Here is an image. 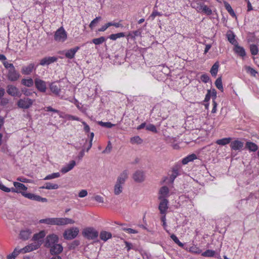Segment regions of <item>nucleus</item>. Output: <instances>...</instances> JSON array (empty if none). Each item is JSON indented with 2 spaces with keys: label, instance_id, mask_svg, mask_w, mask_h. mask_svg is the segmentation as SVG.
Returning <instances> with one entry per match:
<instances>
[{
  "label": "nucleus",
  "instance_id": "f257e3e1",
  "mask_svg": "<svg viewBox=\"0 0 259 259\" xmlns=\"http://www.w3.org/2000/svg\"><path fill=\"white\" fill-rule=\"evenodd\" d=\"M128 176V171L126 169L123 170L118 176L114 186V193L115 195H118L122 193L123 186L127 179Z\"/></svg>",
  "mask_w": 259,
  "mask_h": 259
},
{
  "label": "nucleus",
  "instance_id": "f03ea898",
  "mask_svg": "<svg viewBox=\"0 0 259 259\" xmlns=\"http://www.w3.org/2000/svg\"><path fill=\"white\" fill-rule=\"evenodd\" d=\"M67 38V33L63 28L61 27L55 32L54 40L58 42H64Z\"/></svg>",
  "mask_w": 259,
  "mask_h": 259
},
{
  "label": "nucleus",
  "instance_id": "7ed1b4c3",
  "mask_svg": "<svg viewBox=\"0 0 259 259\" xmlns=\"http://www.w3.org/2000/svg\"><path fill=\"white\" fill-rule=\"evenodd\" d=\"M34 100H32L28 97H24L20 99L17 105L18 107L21 109H27L29 108L32 105Z\"/></svg>",
  "mask_w": 259,
  "mask_h": 259
},
{
  "label": "nucleus",
  "instance_id": "20e7f679",
  "mask_svg": "<svg viewBox=\"0 0 259 259\" xmlns=\"http://www.w3.org/2000/svg\"><path fill=\"white\" fill-rule=\"evenodd\" d=\"M83 236L88 239H95L98 236V232L94 228L88 227L83 229Z\"/></svg>",
  "mask_w": 259,
  "mask_h": 259
},
{
  "label": "nucleus",
  "instance_id": "39448f33",
  "mask_svg": "<svg viewBox=\"0 0 259 259\" xmlns=\"http://www.w3.org/2000/svg\"><path fill=\"white\" fill-rule=\"evenodd\" d=\"M79 233V230L77 227H72L66 230L63 233V237L67 240H71L75 238Z\"/></svg>",
  "mask_w": 259,
  "mask_h": 259
},
{
  "label": "nucleus",
  "instance_id": "423d86ee",
  "mask_svg": "<svg viewBox=\"0 0 259 259\" xmlns=\"http://www.w3.org/2000/svg\"><path fill=\"white\" fill-rule=\"evenodd\" d=\"M34 84L36 89L41 93H45L47 90V83L39 77L34 79Z\"/></svg>",
  "mask_w": 259,
  "mask_h": 259
},
{
  "label": "nucleus",
  "instance_id": "0eeeda50",
  "mask_svg": "<svg viewBox=\"0 0 259 259\" xmlns=\"http://www.w3.org/2000/svg\"><path fill=\"white\" fill-rule=\"evenodd\" d=\"M58 237L54 234H50L47 236L45 240V246L50 247L51 246L57 244L58 242Z\"/></svg>",
  "mask_w": 259,
  "mask_h": 259
},
{
  "label": "nucleus",
  "instance_id": "6e6552de",
  "mask_svg": "<svg viewBox=\"0 0 259 259\" xmlns=\"http://www.w3.org/2000/svg\"><path fill=\"white\" fill-rule=\"evenodd\" d=\"M46 234V232L45 231H41L39 233L35 234L33 235L32 240L36 244H38V246L40 247L43 242L44 238L45 237Z\"/></svg>",
  "mask_w": 259,
  "mask_h": 259
},
{
  "label": "nucleus",
  "instance_id": "1a4fd4ad",
  "mask_svg": "<svg viewBox=\"0 0 259 259\" xmlns=\"http://www.w3.org/2000/svg\"><path fill=\"white\" fill-rule=\"evenodd\" d=\"M74 221L68 218H56L55 225L65 226L68 224H73Z\"/></svg>",
  "mask_w": 259,
  "mask_h": 259
},
{
  "label": "nucleus",
  "instance_id": "9d476101",
  "mask_svg": "<svg viewBox=\"0 0 259 259\" xmlns=\"http://www.w3.org/2000/svg\"><path fill=\"white\" fill-rule=\"evenodd\" d=\"M7 78L8 80L11 81L17 80L20 77V73L17 71L15 68H14L8 71Z\"/></svg>",
  "mask_w": 259,
  "mask_h": 259
},
{
  "label": "nucleus",
  "instance_id": "9b49d317",
  "mask_svg": "<svg viewBox=\"0 0 259 259\" xmlns=\"http://www.w3.org/2000/svg\"><path fill=\"white\" fill-rule=\"evenodd\" d=\"M7 92L9 95L13 97H20L21 96V93L18 88L12 84L7 85Z\"/></svg>",
  "mask_w": 259,
  "mask_h": 259
},
{
  "label": "nucleus",
  "instance_id": "f8f14e48",
  "mask_svg": "<svg viewBox=\"0 0 259 259\" xmlns=\"http://www.w3.org/2000/svg\"><path fill=\"white\" fill-rule=\"evenodd\" d=\"M169 196V190L167 187L162 186L158 193V199H167Z\"/></svg>",
  "mask_w": 259,
  "mask_h": 259
},
{
  "label": "nucleus",
  "instance_id": "ddd939ff",
  "mask_svg": "<svg viewBox=\"0 0 259 259\" xmlns=\"http://www.w3.org/2000/svg\"><path fill=\"white\" fill-rule=\"evenodd\" d=\"M160 203L158 209L161 214H166L168 209V200L167 199H159Z\"/></svg>",
  "mask_w": 259,
  "mask_h": 259
},
{
  "label": "nucleus",
  "instance_id": "4468645a",
  "mask_svg": "<svg viewBox=\"0 0 259 259\" xmlns=\"http://www.w3.org/2000/svg\"><path fill=\"white\" fill-rule=\"evenodd\" d=\"M58 60V58L55 56L46 57L40 61L39 64L41 66L49 65Z\"/></svg>",
  "mask_w": 259,
  "mask_h": 259
},
{
  "label": "nucleus",
  "instance_id": "2eb2a0df",
  "mask_svg": "<svg viewBox=\"0 0 259 259\" xmlns=\"http://www.w3.org/2000/svg\"><path fill=\"white\" fill-rule=\"evenodd\" d=\"M80 49L79 47H75L73 48H71L65 51V56L66 58L71 59H73L76 53Z\"/></svg>",
  "mask_w": 259,
  "mask_h": 259
},
{
  "label": "nucleus",
  "instance_id": "dca6fc26",
  "mask_svg": "<svg viewBox=\"0 0 259 259\" xmlns=\"http://www.w3.org/2000/svg\"><path fill=\"white\" fill-rule=\"evenodd\" d=\"M39 247L38 244H36L33 242V243L26 246L25 247L21 248V251H22V253H25L36 250Z\"/></svg>",
  "mask_w": 259,
  "mask_h": 259
},
{
  "label": "nucleus",
  "instance_id": "f3484780",
  "mask_svg": "<svg viewBox=\"0 0 259 259\" xmlns=\"http://www.w3.org/2000/svg\"><path fill=\"white\" fill-rule=\"evenodd\" d=\"M230 147L233 150H240L242 149L244 144L241 141L234 140L230 142Z\"/></svg>",
  "mask_w": 259,
  "mask_h": 259
},
{
  "label": "nucleus",
  "instance_id": "a211bd4d",
  "mask_svg": "<svg viewBox=\"0 0 259 259\" xmlns=\"http://www.w3.org/2000/svg\"><path fill=\"white\" fill-rule=\"evenodd\" d=\"M133 178L135 182H142L144 180V175L143 171L141 170H137L133 174Z\"/></svg>",
  "mask_w": 259,
  "mask_h": 259
},
{
  "label": "nucleus",
  "instance_id": "6ab92c4d",
  "mask_svg": "<svg viewBox=\"0 0 259 259\" xmlns=\"http://www.w3.org/2000/svg\"><path fill=\"white\" fill-rule=\"evenodd\" d=\"M50 253L51 254H58L61 253L63 250V247L60 244H55L50 247Z\"/></svg>",
  "mask_w": 259,
  "mask_h": 259
},
{
  "label": "nucleus",
  "instance_id": "aec40b11",
  "mask_svg": "<svg viewBox=\"0 0 259 259\" xmlns=\"http://www.w3.org/2000/svg\"><path fill=\"white\" fill-rule=\"evenodd\" d=\"M34 69V64L30 63L27 66H24L22 67L21 72L24 75L30 74Z\"/></svg>",
  "mask_w": 259,
  "mask_h": 259
},
{
  "label": "nucleus",
  "instance_id": "412c9836",
  "mask_svg": "<svg viewBox=\"0 0 259 259\" xmlns=\"http://www.w3.org/2000/svg\"><path fill=\"white\" fill-rule=\"evenodd\" d=\"M75 165V161L74 160H71L69 163L62 167L60 171L63 174H66L72 169Z\"/></svg>",
  "mask_w": 259,
  "mask_h": 259
},
{
  "label": "nucleus",
  "instance_id": "4be33fe9",
  "mask_svg": "<svg viewBox=\"0 0 259 259\" xmlns=\"http://www.w3.org/2000/svg\"><path fill=\"white\" fill-rule=\"evenodd\" d=\"M13 185L17 189V193H21L22 195L23 193H24L25 191L27 190V187H26L24 184L14 182Z\"/></svg>",
  "mask_w": 259,
  "mask_h": 259
},
{
  "label": "nucleus",
  "instance_id": "5701e85b",
  "mask_svg": "<svg viewBox=\"0 0 259 259\" xmlns=\"http://www.w3.org/2000/svg\"><path fill=\"white\" fill-rule=\"evenodd\" d=\"M32 232L29 229L22 230L20 233V237L23 240H28Z\"/></svg>",
  "mask_w": 259,
  "mask_h": 259
},
{
  "label": "nucleus",
  "instance_id": "b1692460",
  "mask_svg": "<svg viewBox=\"0 0 259 259\" xmlns=\"http://www.w3.org/2000/svg\"><path fill=\"white\" fill-rule=\"evenodd\" d=\"M234 46V51L236 54L242 57L246 56L245 51L243 47L239 46L238 44Z\"/></svg>",
  "mask_w": 259,
  "mask_h": 259
},
{
  "label": "nucleus",
  "instance_id": "393cba45",
  "mask_svg": "<svg viewBox=\"0 0 259 259\" xmlns=\"http://www.w3.org/2000/svg\"><path fill=\"white\" fill-rule=\"evenodd\" d=\"M51 91L56 95H59L61 89L60 87L57 85L55 82L51 83L50 85Z\"/></svg>",
  "mask_w": 259,
  "mask_h": 259
},
{
  "label": "nucleus",
  "instance_id": "a878e982",
  "mask_svg": "<svg viewBox=\"0 0 259 259\" xmlns=\"http://www.w3.org/2000/svg\"><path fill=\"white\" fill-rule=\"evenodd\" d=\"M112 237V234L110 232L102 231L100 234V238L102 240L106 241Z\"/></svg>",
  "mask_w": 259,
  "mask_h": 259
},
{
  "label": "nucleus",
  "instance_id": "bb28decb",
  "mask_svg": "<svg viewBox=\"0 0 259 259\" xmlns=\"http://www.w3.org/2000/svg\"><path fill=\"white\" fill-rule=\"evenodd\" d=\"M203 4L198 1H194L191 3V6L196 9L198 12H201V9Z\"/></svg>",
  "mask_w": 259,
  "mask_h": 259
},
{
  "label": "nucleus",
  "instance_id": "cd10ccee",
  "mask_svg": "<svg viewBox=\"0 0 259 259\" xmlns=\"http://www.w3.org/2000/svg\"><path fill=\"white\" fill-rule=\"evenodd\" d=\"M224 6L228 11V12L230 14V15L233 18H237L236 15L234 12V10L232 8L231 5L227 2H224Z\"/></svg>",
  "mask_w": 259,
  "mask_h": 259
},
{
  "label": "nucleus",
  "instance_id": "c85d7f7f",
  "mask_svg": "<svg viewBox=\"0 0 259 259\" xmlns=\"http://www.w3.org/2000/svg\"><path fill=\"white\" fill-rule=\"evenodd\" d=\"M56 218H46L41 219L39 221V223L41 224H46L50 225H55Z\"/></svg>",
  "mask_w": 259,
  "mask_h": 259
},
{
  "label": "nucleus",
  "instance_id": "c756f323",
  "mask_svg": "<svg viewBox=\"0 0 259 259\" xmlns=\"http://www.w3.org/2000/svg\"><path fill=\"white\" fill-rule=\"evenodd\" d=\"M21 83L25 87H31L34 83V80H33L31 78H29L28 79H22L21 80Z\"/></svg>",
  "mask_w": 259,
  "mask_h": 259
},
{
  "label": "nucleus",
  "instance_id": "7c9ffc66",
  "mask_svg": "<svg viewBox=\"0 0 259 259\" xmlns=\"http://www.w3.org/2000/svg\"><path fill=\"white\" fill-rule=\"evenodd\" d=\"M232 140L231 138H225L221 139H219L216 141V143L221 146H225L229 144Z\"/></svg>",
  "mask_w": 259,
  "mask_h": 259
},
{
  "label": "nucleus",
  "instance_id": "2f4dec72",
  "mask_svg": "<svg viewBox=\"0 0 259 259\" xmlns=\"http://www.w3.org/2000/svg\"><path fill=\"white\" fill-rule=\"evenodd\" d=\"M41 189H46L48 190H55L59 188V186L56 184H52L51 183H46L45 186L40 187Z\"/></svg>",
  "mask_w": 259,
  "mask_h": 259
},
{
  "label": "nucleus",
  "instance_id": "473e14b6",
  "mask_svg": "<svg viewBox=\"0 0 259 259\" xmlns=\"http://www.w3.org/2000/svg\"><path fill=\"white\" fill-rule=\"evenodd\" d=\"M219 63L216 62L211 67L210 72L212 76L215 77L219 70Z\"/></svg>",
  "mask_w": 259,
  "mask_h": 259
},
{
  "label": "nucleus",
  "instance_id": "72a5a7b5",
  "mask_svg": "<svg viewBox=\"0 0 259 259\" xmlns=\"http://www.w3.org/2000/svg\"><path fill=\"white\" fill-rule=\"evenodd\" d=\"M196 155L195 154H192L183 158L182 160V163L184 164H186L188 162L192 161L193 160L196 159Z\"/></svg>",
  "mask_w": 259,
  "mask_h": 259
},
{
  "label": "nucleus",
  "instance_id": "f704fd0d",
  "mask_svg": "<svg viewBox=\"0 0 259 259\" xmlns=\"http://www.w3.org/2000/svg\"><path fill=\"white\" fill-rule=\"evenodd\" d=\"M246 147L250 151L255 152L258 149V146L255 143L251 142H247L246 143Z\"/></svg>",
  "mask_w": 259,
  "mask_h": 259
},
{
  "label": "nucleus",
  "instance_id": "c9c22d12",
  "mask_svg": "<svg viewBox=\"0 0 259 259\" xmlns=\"http://www.w3.org/2000/svg\"><path fill=\"white\" fill-rule=\"evenodd\" d=\"M227 39H228V41L231 44L235 46L238 44L237 41L235 39V35L234 34V33L233 32H231L230 33H228L227 34Z\"/></svg>",
  "mask_w": 259,
  "mask_h": 259
},
{
  "label": "nucleus",
  "instance_id": "e433bc0d",
  "mask_svg": "<svg viewBox=\"0 0 259 259\" xmlns=\"http://www.w3.org/2000/svg\"><path fill=\"white\" fill-rule=\"evenodd\" d=\"M216 252L214 250H210V249H207L204 252H202L201 253V255L204 257H214L215 256Z\"/></svg>",
  "mask_w": 259,
  "mask_h": 259
},
{
  "label": "nucleus",
  "instance_id": "4c0bfd02",
  "mask_svg": "<svg viewBox=\"0 0 259 259\" xmlns=\"http://www.w3.org/2000/svg\"><path fill=\"white\" fill-rule=\"evenodd\" d=\"M179 175V170L177 167L172 168L171 174L170 176V180L173 182L177 176Z\"/></svg>",
  "mask_w": 259,
  "mask_h": 259
},
{
  "label": "nucleus",
  "instance_id": "58836bf2",
  "mask_svg": "<svg viewBox=\"0 0 259 259\" xmlns=\"http://www.w3.org/2000/svg\"><path fill=\"white\" fill-rule=\"evenodd\" d=\"M125 36V34L123 32H119L116 34H112L109 36V38L112 40H115L118 38L123 37Z\"/></svg>",
  "mask_w": 259,
  "mask_h": 259
},
{
  "label": "nucleus",
  "instance_id": "ea45409f",
  "mask_svg": "<svg viewBox=\"0 0 259 259\" xmlns=\"http://www.w3.org/2000/svg\"><path fill=\"white\" fill-rule=\"evenodd\" d=\"M200 13H203L207 15H210L212 14V11L209 7L203 4Z\"/></svg>",
  "mask_w": 259,
  "mask_h": 259
},
{
  "label": "nucleus",
  "instance_id": "a19ab883",
  "mask_svg": "<svg viewBox=\"0 0 259 259\" xmlns=\"http://www.w3.org/2000/svg\"><path fill=\"white\" fill-rule=\"evenodd\" d=\"M21 252H22L21 249H18L17 248H15L11 254L8 255V259H15V257Z\"/></svg>",
  "mask_w": 259,
  "mask_h": 259
},
{
  "label": "nucleus",
  "instance_id": "79ce46f5",
  "mask_svg": "<svg viewBox=\"0 0 259 259\" xmlns=\"http://www.w3.org/2000/svg\"><path fill=\"white\" fill-rule=\"evenodd\" d=\"M130 142L133 144H140L143 140L139 136H135L131 138Z\"/></svg>",
  "mask_w": 259,
  "mask_h": 259
},
{
  "label": "nucleus",
  "instance_id": "37998d69",
  "mask_svg": "<svg viewBox=\"0 0 259 259\" xmlns=\"http://www.w3.org/2000/svg\"><path fill=\"white\" fill-rule=\"evenodd\" d=\"M215 85L216 87L220 90L221 92H223L224 89L223 87L222 84V78L221 77H218L215 81Z\"/></svg>",
  "mask_w": 259,
  "mask_h": 259
},
{
  "label": "nucleus",
  "instance_id": "c03bdc74",
  "mask_svg": "<svg viewBox=\"0 0 259 259\" xmlns=\"http://www.w3.org/2000/svg\"><path fill=\"white\" fill-rule=\"evenodd\" d=\"M106 41V38L104 36H101L99 38H94L92 40V42L96 45L102 44Z\"/></svg>",
  "mask_w": 259,
  "mask_h": 259
},
{
  "label": "nucleus",
  "instance_id": "a18cd8bd",
  "mask_svg": "<svg viewBox=\"0 0 259 259\" xmlns=\"http://www.w3.org/2000/svg\"><path fill=\"white\" fill-rule=\"evenodd\" d=\"M60 117L66 118L68 120H77L79 121H81V119L80 118L70 114H66L64 116H62L61 115H60Z\"/></svg>",
  "mask_w": 259,
  "mask_h": 259
},
{
  "label": "nucleus",
  "instance_id": "49530a36",
  "mask_svg": "<svg viewBox=\"0 0 259 259\" xmlns=\"http://www.w3.org/2000/svg\"><path fill=\"white\" fill-rule=\"evenodd\" d=\"M60 177V174L59 172H54L50 175H47L44 179V180H49L51 179H53L55 178H58Z\"/></svg>",
  "mask_w": 259,
  "mask_h": 259
},
{
  "label": "nucleus",
  "instance_id": "de8ad7c7",
  "mask_svg": "<svg viewBox=\"0 0 259 259\" xmlns=\"http://www.w3.org/2000/svg\"><path fill=\"white\" fill-rule=\"evenodd\" d=\"M98 124L101 126L107 128H111L115 125V124H112L110 122H103L102 121H99Z\"/></svg>",
  "mask_w": 259,
  "mask_h": 259
},
{
  "label": "nucleus",
  "instance_id": "09e8293b",
  "mask_svg": "<svg viewBox=\"0 0 259 259\" xmlns=\"http://www.w3.org/2000/svg\"><path fill=\"white\" fill-rule=\"evenodd\" d=\"M171 239L178 245L180 247H183L184 246V244L180 241L178 237L175 234H171L170 235Z\"/></svg>",
  "mask_w": 259,
  "mask_h": 259
},
{
  "label": "nucleus",
  "instance_id": "8fccbe9b",
  "mask_svg": "<svg viewBox=\"0 0 259 259\" xmlns=\"http://www.w3.org/2000/svg\"><path fill=\"white\" fill-rule=\"evenodd\" d=\"M250 51L253 55H257L258 52V48L255 45H251L250 46Z\"/></svg>",
  "mask_w": 259,
  "mask_h": 259
},
{
  "label": "nucleus",
  "instance_id": "3c124183",
  "mask_svg": "<svg viewBox=\"0 0 259 259\" xmlns=\"http://www.w3.org/2000/svg\"><path fill=\"white\" fill-rule=\"evenodd\" d=\"M207 94L209 96H211L212 97V101H215L217 98V91L215 89H212L211 90H208Z\"/></svg>",
  "mask_w": 259,
  "mask_h": 259
},
{
  "label": "nucleus",
  "instance_id": "603ef678",
  "mask_svg": "<svg viewBox=\"0 0 259 259\" xmlns=\"http://www.w3.org/2000/svg\"><path fill=\"white\" fill-rule=\"evenodd\" d=\"M3 64L6 69H7L8 71L15 68L14 66L12 63H9L7 61H5L3 62Z\"/></svg>",
  "mask_w": 259,
  "mask_h": 259
},
{
  "label": "nucleus",
  "instance_id": "864d4df0",
  "mask_svg": "<svg viewBox=\"0 0 259 259\" xmlns=\"http://www.w3.org/2000/svg\"><path fill=\"white\" fill-rule=\"evenodd\" d=\"M101 19V17H97L95 19L91 21V23L90 24V27L91 28H93L96 25V24L98 23V21Z\"/></svg>",
  "mask_w": 259,
  "mask_h": 259
},
{
  "label": "nucleus",
  "instance_id": "5fc2aeb1",
  "mask_svg": "<svg viewBox=\"0 0 259 259\" xmlns=\"http://www.w3.org/2000/svg\"><path fill=\"white\" fill-rule=\"evenodd\" d=\"M33 200L38 201V202H46L48 201L47 198H42V197H40V196L37 195H35Z\"/></svg>",
  "mask_w": 259,
  "mask_h": 259
},
{
  "label": "nucleus",
  "instance_id": "6e6d98bb",
  "mask_svg": "<svg viewBox=\"0 0 259 259\" xmlns=\"http://www.w3.org/2000/svg\"><path fill=\"white\" fill-rule=\"evenodd\" d=\"M163 215L162 216L161 218V221L162 222V226L163 227L164 229L168 233H169L168 231L167 230V225L166 223V217L165 214H163Z\"/></svg>",
  "mask_w": 259,
  "mask_h": 259
},
{
  "label": "nucleus",
  "instance_id": "4d7b16f0",
  "mask_svg": "<svg viewBox=\"0 0 259 259\" xmlns=\"http://www.w3.org/2000/svg\"><path fill=\"white\" fill-rule=\"evenodd\" d=\"M246 70L251 75L255 76L257 72L250 66L246 67Z\"/></svg>",
  "mask_w": 259,
  "mask_h": 259
},
{
  "label": "nucleus",
  "instance_id": "13d9d810",
  "mask_svg": "<svg viewBox=\"0 0 259 259\" xmlns=\"http://www.w3.org/2000/svg\"><path fill=\"white\" fill-rule=\"evenodd\" d=\"M190 251L197 254H199L201 252V250L196 246H193L190 247Z\"/></svg>",
  "mask_w": 259,
  "mask_h": 259
},
{
  "label": "nucleus",
  "instance_id": "bf43d9fd",
  "mask_svg": "<svg viewBox=\"0 0 259 259\" xmlns=\"http://www.w3.org/2000/svg\"><path fill=\"white\" fill-rule=\"evenodd\" d=\"M35 194H32V193H26V192H24V193H22V195L27 198H28L30 200H33L34 199V196H35Z\"/></svg>",
  "mask_w": 259,
  "mask_h": 259
},
{
  "label": "nucleus",
  "instance_id": "052dcab7",
  "mask_svg": "<svg viewBox=\"0 0 259 259\" xmlns=\"http://www.w3.org/2000/svg\"><path fill=\"white\" fill-rule=\"evenodd\" d=\"M146 130L154 133L157 132V130L155 126L152 124H149L146 126Z\"/></svg>",
  "mask_w": 259,
  "mask_h": 259
},
{
  "label": "nucleus",
  "instance_id": "680f3d73",
  "mask_svg": "<svg viewBox=\"0 0 259 259\" xmlns=\"http://www.w3.org/2000/svg\"><path fill=\"white\" fill-rule=\"evenodd\" d=\"M112 145L110 141L108 142V145L106 146L105 149L102 152L103 153H109L112 149Z\"/></svg>",
  "mask_w": 259,
  "mask_h": 259
},
{
  "label": "nucleus",
  "instance_id": "e2e57ef3",
  "mask_svg": "<svg viewBox=\"0 0 259 259\" xmlns=\"http://www.w3.org/2000/svg\"><path fill=\"white\" fill-rule=\"evenodd\" d=\"M108 25L109 27L111 26H114L116 28L123 27V25H122V24L120 23L119 22H110L108 23Z\"/></svg>",
  "mask_w": 259,
  "mask_h": 259
},
{
  "label": "nucleus",
  "instance_id": "0e129e2a",
  "mask_svg": "<svg viewBox=\"0 0 259 259\" xmlns=\"http://www.w3.org/2000/svg\"><path fill=\"white\" fill-rule=\"evenodd\" d=\"M200 79L204 83L208 82L210 79L209 77L207 74L202 75L200 77Z\"/></svg>",
  "mask_w": 259,
  "mask_h": 259
},
{
  "label": "nucleus",
  "instance_id": "69168bd1",
  "mask_svg": "<svg viewBox=\"0 0 259 259\" xmlns=\"http://www.w3.org/2000/svg\"><path fill=\"white\" fill-rule=\"evenodd\" d=\"M0 189L4 192H10V188L6 187L1 182H0Z\"/></svg>",
  "mask_w": 259,
  "mask_h": 259
},
{
  "label": "nucleus",
  "instance_id": "338daca9",
  "mask_svg": "<svg viewBox=\"0 0 259 259\" xmlns=\"http://www.w3.org/2000/svg\"><path fill=\"white\" fill-rule=\"evenodd\" d=\"M88 195V192L85 190H81L78 196L80 198H83L85 197Z\"/></svg>",
  "mask_w": 259,
  "mask_h": 259
},
{
  "label": "nucleus",
  "instance_id": "774afa93",
  "mask_svg": "<svg viewBox=\"0 0 259 259\" xmlns=\"http://www.w3.org/2000/svg\"><path fill=\"white\" fill-rule=\"evenodd\" d=\"M94 199L97 202H99V203H103L104 202V198L100 195H96L94 197Z\"/></svg>",
  "mask_w": 259,
  "mask_h": 259
}]
</instances>
